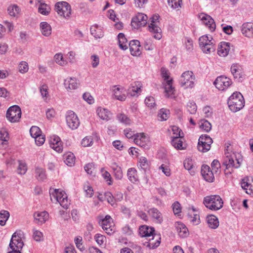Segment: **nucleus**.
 I'll use <instances>...</instances> for the list:
<instances>
[{
	"mask_svg": "<svg viewBox=\"0 0 253 253\" xmlns=\"http://www.w3.org/2000/svg\"><path fill=\"white\" fill-rule=\"evenodd\" d=\"M224 155L225 157L223 162V165L225 167L224 173L225 175L231 174L233 172V169L239 168L241 165L229 143L225 144Z\"/></svg>",
	"mask_w": 253,
	"mask_h": 253,
	"instance_id": "obj_1",
	"label": "nucleus"
},
{
	"mask_svg": "<svg viewBox=\"0 0 253 253\" xmlns=\"http://www.w3.org/2000/svg\"><path fill=\"white\" fill-rule=\"evenodd\" d=\"M139 234L142 237L149 238L152 237V239H149V242L147 246L150 249H155L160 244L161 238L158 237L156 241H153L154 238L155 229L153 227H149L147 225H142L139 228Z\"/></svg>",
	"mask_w": 253,
	"mask_h": 253,
	"instance_id": "obj_2",
	"label": "nucleus"
},
{
	"mask_svg": "<svg viewBox=\"0 0 253 253\" xmlns=\"http://www.w3.org/2000/svg\"><path fill=\"white\" fill-rule=\"evenodd\" d=\"M227 104L231 111L236 112L244 107L245 100L240 92H235L229 97Z\"/></svg>",
	"mask_w": 253,
	"mask_h": 253,
	"instance_id": "obj_3",
	"label": "nucleus"
},
{
	"mask_svg": "<svg viewBox=\"0 0 253 253\" xmlns=\"http://www.w3.org/2000/svg\"><path fill=\"white\" fill-rule=\"evenodd\" d=\"M203 204L208 209L216 211L223 207V201L220 196L213 195L205 197Z\"/></svg>",
	"mask_w": 253,
	"mask_h": 253,
	"instance_id": "obj_4",
	"label": "nucleus"
},
{
	"mask_svg": "<svg viewBox=\"0 0 253 253\" xmlns=\"http://www.w3.org/2000/svg\"><path fill=\"white\" fill-rule=\"evenodd\" d=\"M23 235V233L21 231L15 232L13 234L9 245L11 250L7 253H21L20 250L24 246L22 240Z\"/></svg>",
	"mask_w": 253,
	"mask_h": 253,
	"instance_id": "obj_5",
	"label": "nucleus"
},
{
	"mask_svg": "<svg viewBox=\"0 0 253 253\" xmlns=\"http://www.w3.org/2000/svg\"><path fill=\"white\" fill-rule=\"evenodd\" d=\"M54 9L60 16L69 18L72 14L71 5L66 1H59L55 3Z\"/></svg>",
	"mask_w": 253,
	"mask_h": 253,
	"instance_id": "obj_6",
	"label": "nucleus"
},
{
	"mask_svg": "<svg viewBox=\"0 0 253 253\" xmlns=\"http://www.w3.org/2000/svg\"><path fill=\"white\" fill-rule=\"evenodd\" d=\"M195 77L193 73L187 71L182 73L180 79V84L184 88H192L195 85Z\"/></svg>",
	"mask_w": 253,
	"mask_h": 253,
	"instance_id": "obj_7",
	"label": "nucleus"
},
{
	"mask_svg": "<svg viewBox=\"0 0 253 253\" xmlns=\"http://www.w3.org/2000/svg\"><path fill=\"white\" fill-rule=\"evenodd\" d=\"M21 114V110L20 107L18 105H13L7 109L6 117L10 122L16 123L20 121Z\"/></svg>",
	"mask_w": 253,
	"mask_h": 253,
	"instance_id": "obj_8",
	"label": "nucleus"
},
{
	"mask_svg": "<svg viewBox=\"0 0 253 253\" xmlns=\"http://www.w3.org/2000/svg\"><path fill=\"white\" fill-rule=\"evenodd\" d=\"M159 15H154L152 16L150 20V23L149 24L148 30L154 34L153 37L157 40H160L162 37L161 29L159 28L157 24L159 21Z\"/></svg>",
	"mask_w": 253,
	"mask_h": 253,
	"instance_id": "obj_9",
	"label": "nucleus"
},
{
	"mask_svg": "<svg viewBox=\"0 0 253 253\" xmlns=\"http://www.w3.org/2000/svg\"><path fill=\"white\" fill-rule=\"evenodd\" d=\"M49 193L51 197H53L55 200L58 202L60 205L64 209H68L69 203L68 202L67 196L62 192H59V189H54L52 192L49 190Z\"/></svg>",
	"mask_w": 253,
	"mask_h": 253,
	"instance_id": "obj_10",
	"label": "nucleus"
},
{
	"mask_svg": "<svg viewBox=\"0 0 253 253\" xmlns=\"http://www.w3.org/2000/svg\"><path fill=\"white\" fill-rule=\"evenodd\" d=\"M147 19L148 17L146 15L142 13H138L132 18L131 25L134 29H138L146 25Z\"/></svg>",
	"mask_w": 253,
	"mask_h": 253,
	"instance_id": "obj_11",
	"label": "nucleus"
},
{
	"mask_svg": "<svg viewBox=\"0 0 253 253\" xmlns=\"http://www.w3.org/2000/svg\"><path fill=\"white\" fill-rule=\"evenodd\" d=\"M66 120L69 127L73 130L77 129L80 125L79 120L77 115L72 111L67 112Z\"/></svg>",
	"mask_w": 253,
	"mask_h": 253,
	"instance_id": "obj_12",
	"label": "nucleus"
},
{
	"mask_svg": "<svg viewBox=\"0 0 253 253\" xmlns=\"http://www.w3.org/2000/svg\"><path fill=\"white\" fill-rule=\"evenodd\" d=\"M215 87L220 90H224L232 84L230 79L224 76L218 77L213 83Z\"/></svg>",
	"mask_w": 253,
	"mask_h": 253,
	"instance_id": "obj_13",
	"label": "nucleus"
},
{
	"mask_svg": "<svg viewBox=\"0 0 253 253\" xmlns=\"http://www.w3.org/2000/svg\"><path fill=\"white\" fill-rule=\"evenodd\" d=\"M134 143L141 147L145 148L148 146L149 137L144 133H136L134 138Z\"/></svg>",
	"mask_w": 253,
	"mask_h": 253,
	"instance_id": "obj_14",
	"label": "nucleus"
},
{
	"mask_svg": "<svg viewBox=\"0 0 253 253\" xmlns=\"http://www.w3.org/2000/svg\"><path fill=\"white\" fill-rule=\"evenodd\" d=\"M201 172L206 181L209 182H213L214 179V173L209 166L203 165L201 168Z\"/></svg>",
	"mask_w": 253,
	"mask_h": 253,
	"instance_id": "obj_15",
	"label": "nucleus"
},
{
	"mask_svg": "<svg viewBox=\"0 0 253 253\" xmlns=\"http://www.w3.org/2000/svg\"><path fill=\"white\" fill-rule=\"evenodd\" d=\"M199 17L211 32L214 31L216 25L214 20L210 16L204 13H201L199 15Z\"/></svg>",
	"mask_w": 253,
	"mask_h": 253,
	"instance_id": "obj_16",
	"label": "nucleus"
},
{
	"mask_svg": "<svg viewBox=\"0 0 253 253\" xmlns=\"http://www.w3.org/2000/svg\"><path fill=\"white\" fill-rule=\"evenodd\" d=\"M99 224L109 235H113L116 231V228L113 222L99 221Z\"/></svg>",
	"mask_w": 253,
	"mask_h": 253,
	"instance_id": "obj_17",
	"label": "nucleus"
},
{
	"mask_svg": "<svg viewBox=\"0 0 253 253\" xmlns=\"http://www.w3.org/2000/svg\"><path fill=\"white\" fill-rule=\"evenodd\" d=\"M49 144L51 148L56 152L60 153L62 151L63 146L60 137L57 136H53L50 138Z\"/></svg>",
	"mask_w": 253,
	"mask_h": 253,
	"instance_id": "obj_18",
	"label": "nucleus"
},
{
	"mask_svg": "<svg viewBox=\"0 0 253 253\" xmlns=\"http://www.w3.org/2000/svg\"><path fill=\"white\" fill-rule=\"evenodd\" d=\"M231 72L235 79L241 81L243 76L242 67L239 64H233L231 67Z\"/></svg>",
	"mask_w": 253,
	"mask_h": 253,
	"instance_id": "obj_19",
	"label": "nucleus"
},
{
	"mask_svg": "<svg viewBox=\"0 0 253 253\" xmlns=\"http://www.w3.org/2000/svg\"><path fill=\"white\" fill-rule=\"evenodd\" d=\"M129 50L130 53L133 56H138L140 54V42L138 40H132L129 43Z\"/></svg>",
	"mask_w": 253,
	"mask_h": 253,
	"instance_id": "obj_20",
	"label": "nucleus"
},
{
	"mask_svg": "<svg viewBox=\"0 0 253 253\" xmlns=\"http://www.w3.org/2000/svg\"><path fill=\"white\" fill-rule=\"evenodd\" d=\"M148 212L149 214L155 220V222L161 224L163 221V217L161 212L155 208H151L149 210Z\"/></svg>",
	"mask_w": 253,
	"mask_h": 253,
	"instance_id": "obj_21",
	"label": "nucleus"
},
{
	"mask_svg": "<svg viewBox=\"0 0 253 253\" xmlns=\"http://www.w3.org/2000/svg\"><path fill=\"white\" fill-rule=\"evenodd\" d=\"M35 220L38 224L44 223L48 218V213L46 211L37 212L34 214Z\"/></svg>",
	"mask_w": 253,
	"mask_h": 253,
	"instance_id": "obj_22",
	"label": "nucleus"
},
{
	"mask_svg": "<svg viewBox=\"0 0 253 253\" xmlns=\"http://www.w3.org/2000/svg\"><path fill=\"white\" fill-rule=\"evenodd\" d=\"M241 31L246 37H250L253 36V24L246 22L242 25Z\"/></svg>",
	"mask_w": 253,
	"mask_h": 253,
	"instance_id": "obj_23",
	"label": "nucleus"
},
{
	"mask_svg": "<svg viewBox=\"0 0 253 253\" xmlns=\"http://www.w3.org/2000/svg\"><path fill=\"white\" fill-rule=\"evenodd\" d=\"M141 85L139 82H134L131 84L128 89L127 94L131 96H134L141 92Z\"/></svg>",
	"mask_w": 253,
	"mask_h": 253,
	"instance_id": "obj_24",
	"label": "nucleus"
},
{
	"mask_svg": "<svg viewBox=\"0 0 253 253\" xmlns=\"http://www.w3.org/2000/svg\"><path fill=\"white\" fill-rule=\"evenodd\" d=\"M230 50L229 43L221 42L217 49L218 54L220 56L225 57L229 53Z\"/></svg>",
	"mask_w": 253,
	"mask_h": 253,
	"instance_id": "obj_25",
	"label": "nucleus"
},
{
	"mask_svg": "<svg viewBox=\"0 0 253 253\" xmlns=\"http://www.w3.org/2000/svg\"><path fill=\"white\" fill-rule=\"evenodd\" d=\"M175 227L177 232L180 237L185 238L188 236V230L183 223L177 222Z\"/></svg>",
	"mask_w": 253,
	"mask_h": 253,
	"instance_id": "obj_26",
	"label": "nucleus"
},
{
	"mask_svg": "<svg viewBox=\"0 0 253 253\" xmlns=\"http://www.w3.org/2000/svg\"><path fill=\"white\" fill-rule=\"evenodd\" d=\"M64 86L67 89H76L78 87L79 84L75 78H68L64 80Z\"/></svg>",
	"mask_w": 253,
	"mask_h": 253,
	"instance_id": "obj_27",
	"label": "nucleus"
},
{
	"mask_svg": "<svg viewBox=\"0 0 253 253\" xmlns=\"http://www.w3.org/2000/svg\"><path fill=\"white\" fill-rule=\"evenodd\" d=\"M97 113L100 119L106 121L110 120L112 117L111 112L107 109L104 108H98L97 109Z\"/></svg>",
	"mask_w": 253,
	"mask_h": 253,
	"instance_id": "obj_28",
	"label": "nucleus"
},
{
	"mask_svg": "<svg viewBox=\"0 0 253 253\" xmlns=\"http://www.w3.org/2000/svg\"><path fill=\"white\" fill-rule=\"evenodd\" d=\"M115 98L120 101H123L126 99V96L124 93V89L123 87L115 86L113 90Z\"/></svg>",
	"mask_w": 253,
	"mask_h": 253,
	"instance_id": "obj_29",
	"label": "nucleus"
},
{
	"mask_svg": "<svg viewBox=\"0 0 253 253\" xmlns=\"http://www.w3.org/2000/svg\"><path fill=\"white\" fill-rule=\"evenodd\" d=\"M111 167L113 171V174L115 178L118 180L122 179L123 177V173L121 168L116 163H112Z\"/></svg>",
	"mask_w": 253,
	"mask_h": 253,
	"instance_id": "obj_30",
	"label": "nucleus"
},
{
	"mask_svg": "<svg viewBox=\"0 0 253 253\" xmlns=\"http://www.w3.org/2000/svg\"><path fill=\"white\" fill-rule=\"evenodd\" d=\"M90 31L91 34L96 39L101 38L104 36L102 28L97 25L92 26Z\"/></svg>",
	"mask_w": 253,
	"mask_h": 253,
	"instance_id": "obj_31",
	"label": "nucleus"
},
{
	"mask_svg": "<svg viewBox=\"0 0 253 253\" xmlns=\"http://www.w3.org/2000/svg\"><path fill=\"white\" fill-rule=\"evenodd\" d=\"M183 137H171V144L176 149L182 150L184 149L183 147V141L182 139Z\"/></svg>",
	"mask_w": 253,
	"mask_h": 253,
	"instance_id": "obj_32",
	"label": "nucleus"
},
{
	"mask_svg": "<svg viewBox=\"0 0 253 253\" xmlns=\"http://www.w3.org/2000/svg\"><path fill=\"white\" fill-rule=\"evenodd\" d=\"M118 39L119 45L120 48L124 50L127 49V40L123 33H120L118 34Z\"/></svg>",
	"mask_w": 253,
	"mask_h": 253,
	"instance_id": "obj_33",
	"label": "nucleus"
},
{
	"mask_svg": "<svg viewBox=\"0 0 253 253\" xmlns=\"http://www.w3.org/2000/svg\"><path fill=\"white\" fill-rule=\"evenodd\" d=\"M209 226L212 229H216L219 226L218 218L214 215H211L207 217Z\"/></svg>",
	"mask_w": 253,
	"mask_h": 253,
	"instance_id": "obj_34",
	"label": "nucleus"
},
{
	"mask_svg": "<svg viewBox=\"0 0 253 253\" xmlns=\"http://www.w3.org/2000/svg\"><path fill=\"white\" fill-rule=\"evenodd\" d=\"M40 28L42 34L46 37H48L51 33V27L46 22H42L40 23Z\"/></svg>",
	"mask_w": 253,
	"mask_h": 253,
	"instance_id": "obj_35",
	"label": "nucleus"
},
{
	"mask_svg": "<svg viewBox=\"0 0 253 253\" xmlns=\"http://www.w3.org/2000/svg\"><path fill=\"white\" fill-rule=\"evenodd\" d=\"M127 176L128 180L132 183H135L138 180L137 170L135 169L131 168L127 170Z\"/></svg>",
	"mask_w": 253,
	"mask_h": 253,
	"instance_id": "obj_36",
	"label": "nucleus"
},
{
	"mask_svg": "<svg viewBox=\"0 0 253 253\" xmlns=\"http://www.w3.org/2000/svg\"><path fill=\"white\" fill-rule=\"evenodd\" d=\"M241 186L248 194L253 195V182L250 183L243 179L241 182Z\"/></svg>",
	"mask_w": 253,
	"mask_h": 253,
	"instance_id": "obj_37",
	"label": "nucleus"
},
{
	"mask_svg": "<svg viewBox=\"0 0 253 253\" xmlns=\"http://www.w3.org/2000/svg\"><path fill=\"white\" fill-rule=\"evenodd\" d=\"M35 176L39 181H42L45 180L46 178V175L44 169L38 167H36L35 169Z\"/></svg>",
	"mask_w": 253,
	"mask_h": 253,
	"instance_id": "obj_38",
	"label": "nucleus"
},
{
	"mask_svg": "<svg viewBox=\"0 0 253 253\" xmlns=\"http://www.w3.org/2000/svg\"><path fill=\"white\" fill-rule=\"evenodd\" d=\"M172 80L170 79L166 81V84L165 85V92H166V95L168 97H172V94L174 91V88L172 85Z\"/></svg>",
	"mask_w": 253,
	"mask_h": 253,
	"instance_id": "obj_39",
	"label": "nucleus"
},
{
	"mask_svg": "<svg viewBox=\"0 0 253 253\" xmlns=\"http://www.w3.org/2000/svg\"><path fill=\"white\" fill-rule=\"evenodd\" d=\"M202 51L205 53H211L214 52L215 50V43L211 42L209 44H205L203 45L200 46Z\"/></svg>",
	"mask_w": 253,
	"mask_h": 253,
	"instance_id": "obj_40",
	"label": "nucleus"
},
{
	"mask_svg": "<svg viewBox=\"0 0 253 253\" xmlns=\"http://www.w3.org/2000/svg\"><path fill=\"white\" fill-rule=\"evenodd\" d=\"M50 10L49 5L43 2H41L38 7L39 12L44 15H47L49 13Z\"/></svg>",
	"mask_w": 253,
	"mask_h": 253,
	"instance_id": "obj_41",
	"label": "nucleus"
},
{
	"mask_svg": "<svg viewBox=\"0 0 253 253\" xmlns=\"http://www.w3.org/2000/svg\"><path fill=\"white\" fill-rule=\"evenodd\" d=\"M118 121L126 125H129L131 124V120L125 114L119 113L117 115Z\"/></svg>",
	"mask_w": 253,
	"mask_h": 253,
	"instance_id": "obj_42",
	"label": "nucleus"
},
{
	"mask_svg": "<svg viewBox=\"0 0 253 253\" xmlns=\"http://www.w3.org/2000/svg\"><path fill=\"white\" fill-rule=\"evenodd\" d=\"M9 213L8 211L2 210L0 211V225L4 226L9 217Z\"/></svg>",
	"mask_w": 253,
	"mask_h": 253,
	"instance_id": "obj_43",
	"label": "nucleus"
},
{
	"mask_svg": "<svg viewBox=\"0 0 253 253\" xmlns=\"http://www.w3.org/2000/svg\"><path fill=\"white\" fill-rule=\"evenodd\" d=\"M199 45L201 46L205 44H209L211 42H215L213 38L211 36L209 37L207 35H204L201 36L199 40Z\"/></svg>",
	"mask_w": 253,
	"mask_h": 253,
	"instance_id": "obj_44",
	"label": "nucleus"
},
{
	"mask_svg": "<svg viewBox=\"0 0 253 253\" xmlns=\"http://www.w3.org/2000/svg\"><path fill=\"white\" fill-rule=\"evenodd\" d=\"M169 115V111L168 109L162 108L158 113V116L160 118L161 121L167 120Z\"/></svg>",
	"mask_w": 253,
	"mask_h": 253,
	"instance_id": "obj_45",
	"label": "nucleus"
},
{
	"mask_svg": "<svg viewBox=\"0 0 253 253\" xmlns=\"http://www.w3.org/2000/svg\"><path fill=\"white\" fill-rule=\"evenodd\" d=\"M200 127L206 132H209L211 128V124L206 120H202L200 123Z\"/></svg>",
	"mask_w": 253,
	"mask_h": 253,
	"instance_id": "obj_46",
	"label": "nucleus"
},
{
	"mask_svg": "<svg viewBox=\"0 0 253 253\" xmlns=\"http://www.w3.org/2000/svg\"><path fill=\"white\" fill-rule=\"evenodd\" d=\"M211 144L208 143L206 142H204L203 143H200V142H198L197 148L198 150L200 152H207L209 150H210L211 148Z\"/></svg>",
	"mask_w": 253,
	"mask_h": 253,
	"instance_id": "obj_47",
	"label": "nucleus"
},
{
	"mask_svg": "<svg viewBox=\"0 0 253 253\" xmlns=\"http://www.w3.org/2000/svg\"><path fill=\"white\" fill-rule=\"evenodd\" d=\"M7 11L10 16L15 17L19 13L20 8L16 5H10L8 7Z\"/></svg>",
	"mask_w": 253,
	"mask_h": 253,
	"instance_id": "obj_48",
	"label": "nucleus"
},
{
	"mask_svg": "<svg viewBox=\"0 0 253 253\" xmlns=\"http://www.w3.org/2000/svg\"><path fill=\"white\" fill-rule=\"evenodd\" d=\"M139 167L145 171L149 168V163L147 159L144 157H141L139 160Z\"/></svg>",
	"mask_w": 253,
	"mask_h": 253,
	"instance_id": "obj_49",
	"label": "nucleus"
},
{
	"mask_svg": "<svg viewBox=\"0 0 253 253\" xmlns=\"http://www.w3.org/2000/svg\"><path fill=\"white\" fill-rule=\"evenodd\" d=\"M64 162L67 165L70 167L73 166L75 162V157L74 154L70 153L68 154Z\"/></svg>",
	"mask_w": 253,
	"mask_h": 253,
	"instance_id": "obj_50",
	"label": "nucleus"
},
{
	"mask_svg": "<svg viewBox=\"0 0 253 253\" xmlns=\"http://www.w3.org/2000/svg\"><path fill=\"white\" fill-rule=\"evenodd\" d=\"M19 166L17 168V172L20 174H24L27 170V166L25 163L22 161H19Z\"/></svg>",
	"mask_w": 253,
	"mask_h": 253,
	"instance_id": "obj_51",
	"label": "nucleus"
},
{
	"mask_svg": "<svg viewBox=\"0 0 253 253\" xmlns=\"http://www.w3.org/2000/svg\"><path fill=\"white\" fill-rule=\"evenodd\" d=\"M187 111L191 114H194L197 111V105L194 101H189L187 104Z\"/></svg>",
	"mask_w": 253,
	"mask_h": 253,
	"instance_id": "obj_52",
	"label": "nucleus"
},
{
	"mask_svg": "<svg viewBox=\"0 0 253 253\" xmlns=\"http://www.w3.org/2000/svg\"><path fill=\"white\" fill-rule=\"evenodd\" d=\"M30 133L33 138L38 136L41 133L40 128L37 126H32L30 129Z\"/></svg>",
	"mask_w": 253,
	"mask_h": 253,
	"instance_id": "obj_53",
	"label": "nucleus"
},
{
	"mask_svg": "<svg viewBox=\"0 0 253 253\" xmlns=\"http://www.w3.org/2000/svg\"><path fill=\"white\" fill-rule=\"evenodd\" d=\"M171 131L173 134L171 137H183V133L182 131V130L179 128L178 126H171Z\"/></svg>",
	"mask_w": 253,
	"mask_h": 253,
	"instance_id": "obj_54",
	"label": "nucleus"
},
{
	"mask_svg": "<svg viewBox=\"0 0 253 253\" xmlns=\"http://www.w3.org/2000/svg\"><path fill=\"white\" fill-rule=\"evenodd\" d=\"M168 4L172 8L175 9L181 7L182 0H168Z\"/></svg>",
	"mask_w": 253,
	"mask_h": 253,
	"instance_id": "obj_55",
	"label": "nucleus"
},
{
	"mask_svg": "<svg viewBox=\"0 0 253 253\" xmlns=\"http://www.w3.org/2000/svg\"><path fill=\"white\" fill-rule=\"evenodd\" d=\"M18 69L21 73L27 72L29 69L28 63L25 61H21L18 65Z\"/></svg>",
	"mask_w": 253,
	"mask_h": 253,
	"instance_id": "obj_56",
	"label": "nucleus"
},
{
	"mask_svg": "<svg viewBox=\"0 0 253 253\" xmlns=\"http://www.w3.org/2000/svg\"><path fill=\"white\" fill-rule=\"evenodd\" d=\"M212 171L214 173H216L219 171V169L221 168L220 164L217 160H214L211 164Z\"/></svg>",
	"mask_w": 253,
	"mask_h": 253,
	"instance_id": "obj_57",
	"label": "nucleus"
},
{
	"mask_svg": "<svg viewBox=\"0 0 253 253\" xmlns=\"http://www.w3.org/2000/svg\"><path fill=\"white\" fill-rule=\"evenodd\" d=\"M93 139L91 136H86L82 141L81 144L83 146L88 147L92 145Z\"/></svg>",
	"mask_w": 253,
	"mask_h": 253,
	"instance_id": "obj_58",
	"label": "nucleus"
},
{
	"mask_svg": "<svg viewBox=\"0 0 253 253\" xmlns=\"http://www.w3.org/2000/svg\"><path fill=\"white\" fill-rule=\"evenodd\" d=\"M172 209L174 214L179 215L181 212V207L180 203L176 201L172 204Z\"/></svg>",
	"mask_w": 253,
	"mask_h": 253,
	"instance_id": "obj_59",
	"label": "nucleus"
},
{
	"mask_svg": "<svg viewBox=\"0 0 253 253\" xmlns=\"http://www.w3.org/2000/svg\"><path fill=\"white\" fill-rule=\"evenodd\" d=\"M55 61L61 66H63L66 64V61L63 60L62 54L61 53H57L54 55V57Z\"/></svg>",
	"mask_w": 253,
	"mask_h": 253,
	"instance_id": "obj_60",
	"label": "nucleus"
},
{
	"mask_svg": "<svg viewBox=\"0 0 253 253\" xmlns=\"http://www.w3.org/2000/svg\"><path fill=\"white\" fill-rule=\"evenodd\" d=\"M94 239L96 243L99 246H101L104 244V242L106 240V237L100 234H96L94 236Z\"/></svg>",
	"mask_w": 253,
	"mask_h": 253,
	"instance_id": "obj_61",
	"label": "nucleus"
},
{
	"mask_svg": "<svg viewBox=\"0 0 253 253\" xmlns=\"http://www.w3.org/2000/svg\"><path fill=\"white\" fill-rule=\"evenodd\" d=\"M91 64L94 68H96L99 64V57L97 55H92L90 57Z\"/></svg>",
	"mask_w": 253,
	"mask_h": 253,
	"instance_id": "obj_62",
	"label": "nucleus"
},
{
	"mask_svg": "<svg viewBox=\"0 0 253 253\" xmlns=\"http://www.w3.org/2000/svg\"><path fill=\"white\" fill-rule=\"evenodd\" d=\"M199 141L201 143L205 142L208 143L212 144L213 142L212 139L207 134L202 135L199 138Z\"/></svg>",
	"mask_w": 253,
	"mask_h": 253,
	"instance_id": "obj_63",
	"label": "nucleus"
},
{
	"mask_svg": "<svg viewBox=\"0 0 253 253\" xmlns=\"http://www.w3.org/2000/svg\"><path fill=\"white\" fill-rule=\"evenodd\" d=\"M145 103L148 107H153L155 105V99L152 96L147 97L145 99Z\"/></svg>",
	"mask_w": 253,
	"mask_h": 253,
	"instance_id": "obj_64",
	"label": "nucleus"
}]
</instances>
